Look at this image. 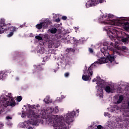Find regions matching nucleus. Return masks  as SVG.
Masks as SVG:
<instances>
[{"label": "nucleus", "mask_w": 129, "mask_h": 129, "mask_svg": "<svg viewBox=\"0 0 129 129\" xmlns=\"http://www.w3.org/2000/svg\"><path fill=\"white\" fill-rule=\"evenodd\" d=\"M106 52H103L102 54L105 56V57H101L99 60V63L100 64H103L104 63H107L108 61L110 62V63H112L113 61H114V56L111 55L109 54V51H108V54H105Z\"/></svg>", "instance_id": "nucleus-3"}, {"label": "nucleus", "mask_w": 129, "mask_h": 129, "mask_svg": "<svg viewBox=\"0 0 129 129\" xmlns=\"http://www.w3.org/2000/svg\"><path fill=\"white\" fill-rule=\"evenodd\" d=\"M4 123H0V129L3 128V126H4Z\"/></svg>", "instance_id": "nucleus-32"}, {"label": "nucleus", "mask_w": 129, "mask_h": 129, "mask_svg": "<svg viewBox=\"0 0 129 129\" xmlns=\"http://www.w3.org/2000/svg\"><path fill=\"white\" fill-rule=\"evenodd\" d=\"M52 112H53V109H52V108H47L46 109L45 113L46 114H47V115H50V114H51Z\"/></svg>", "instance_id": "nucleus-15"}, {"label": "nucleus", "mask_w": 129, "mask_h": 129, "mask_svg": "<svg viewBox=\"0 0 129 129\" xmlns=\"http://www.w3.org/2000/svg\"><path fill=\"white\" fill-rule=\"evenodd\" d=\"M3 112V110H2V108L0 107V114H1Z\"/></svg>", "instance_id": "nucleus-38"}, {"label": "nucleus", "mask_w": 129, "mask_h": 129, "mask_svg": "<svg viewBox=\"0 0 129 129\" xmlns=\"http://www.w3.org/2000/svg\"><path fill=\"white\" fill-rule=\"evenodd\" d=\"M123 100V97L122 96H120L119 99L117 100L116 103L117 104H119V103H121V101Z\"/></svg>", "instance_id": "nucleus-19"}, {"label": "nucleus", "mask_w": 129, "mask_h": 129, "mask_svg": "<svg viewBox=\"0 0 129 129\" xmlns=\"http://www.w3.org/2000/svg\"><path fill=\"white\" fill-rule=\"evenodd\" d=\"M121 41L123 43H127L129 42V35H126L125 37L121 39Z\"/></svg>", "instance_id": "nucleus-14"}, {"label": "nucleus", "mask_w": 129, "mask_h": 129, "mask_svg": "<svg viewBox=\"0 0 129 129\" xmlns=\"http://www.w3.org/2000/svg\"><path fill=\"white\" fill-rule=\"evenodd\" d=\"M12 117H10V116H7V117H6V119H12Z\"/></svg>", "instance_id": "nucleus-35"}, {"label": "nucleus", "mask_w": 129, "mask_h": 129, "mask_svg": "<svg viewBox=\"0 0 129 129\" xmlns=\"http://www.w3.org/2000/svg\"><path fill=\"white\" fill-rule=\"evenodd\" d=\"M76 114L75 111H73L72 112L68 113L66 116H64L66 123L69 125L72 122H73V118Z\"/></svg>", "instance_id": "nucleus-6"}, {"label": "nucleus", "mask_w": 129, "mask_h": 129, "mask_svg": "<svg viewBox=\"0 0 129 129\" xmlns=\"http://www.w3.org/2000/svg\"><path fill=\"white\" fill-rule=\"evenodd\" d=\"M54 72H55V73H56V72H57V71H56V70H54Z\"/></svg>", "instance_id": "nucleus-44"}, {"label": "nucleus", "mask_w": 129, "mask_h": 129, "mask_svg": "<svg viewBox=\"0 0 129 129\" xmlns=\"http://www.w3.org/2000/svg\"><path fill=\"white\" fill-rule=\"evenodd\" d=\"M59 111V110L57 108L55 109V112H58Z\"/></svg>", "instance_id": "nucleus-39"}, {"label": "nucleus", "mask_w": 129, "mask_h": 129, "mask_svg": "<svg viewBox=\"0 0 129 129\" xmlns=\"http://www.w3.org/2000/svg\"><path fill=\"white\" fill-rule=\"evenodd\" d=\"M97 127L98 129H102V126L101 125H98Z\"/></svg>", "instance_id": "nucleus-33"}, {"label": "nucleus", "mask_w": 129, "mask_h": 129, "mask_svg": "<svg viewBox=\"0 0 129 129\" xmlns=\"http://www.w3.org/2000/svg\"><path fill=\"white\" fill-rule=\"evenodd\" d=\"M101 93L99 94L100 97H103V90L102 89H101Z\"/></svg>", "instance_id": "nucleus-25"}, {"label": "nucleus", "mask_w": 129, "mask_h": 129, "mask_svg": "<svg viewBox=\"0 0 129 129\" xmlns=\"http://www.w3.org/2000/svg\"><path fill=\"white\" fill-rule=\"evenodd\" d=\"M111 26L110 25L108 26L109 29V32H108V34H109L112 38H114L117 35V30L115 29H113V28L111 27Z\"/></svg>", "instance_id": "nucleus-10"}, {"label": "nucleus", "mask_w": 129, "mask_h": 129, "mask_svg": "<svg viewBox=\"0 0 129 129\" xmlns=\"http://www.w3.org/2000/svg\"><path fill=\"white\" fill-rule=\"evenodd\" d=\"M93 66V64H92V66L88 68L87 71L88 74L85 72H84V75H83L82 78L84 81H88L90 78V76H92V75L93 74V72L92 71Z\"/></svg>", "instance_id": "nucleus-5"}, {"label": "nucleus", "mask_w": 129, "mask_h": 129, "mask_svg": "<svg viewBox=\"0 0 129 129\" xmlns=\"http://www.w3.org/2000/svg\"><path fill=\"white\" fill-rule=\"evenodd\" d=\"M89 51L90 53H93V49L91 48H89Z\"/></svg>", "instance_id": "nucleus-28"}, {"label": "nucleus", "mask_w": 129, "mask_h": 129, "mask_svg": "<svg viewBox=\"0 0 129 129\" xmlns=\"http://www.w3.org/2000/svg\"><path fill=\"white\" fill-rule=\"evenodd\" d=\"M68 50L69 51H71V50H72V48H68Z\"/></svg>", "instance_id": "nucleus-41"}, {"label": "nucleus", "mask_w": 129, "mask_h": 129, "mask_svg": "<svg viewBox=\"0 0 129 129\" xmlns=\"http://www.w3.org/2000/svg\"><path fill=\"white\" fill-rule=\"evenodd\" d=\"M76 111H77V112H78V113H79V109L77 110Z\"/></svg>", "instance_id": "nucleus-43"}, {"label": "nucleus", "mask_w": 129, "mask_h": 129, "mask_svg": "<svg viewBox=\"0 0 129 129\" xmlns=\"http://www.w3.org/2000/svg\"><path fill=\"white\" fill-rule=\"evenodd\" d=\"M22 27H23V25H21L20 28H22Z\"/></svg>", "instance_id": "nucleus-45"}, {"label": "nucleus", "mask_w": 129, "mask_h": 129, "mask_svg": "<svg viewBox=\"0 0 129 129\" xmlns=\"http://www.w3.org/2000/svg\"><path fill=\"white\" fill-rule=\"evenodd\" d=\"M114 16L112 14H108V19L107 20H105L104 21H102V24L104 25H110V26H123V28L126 31H129V23L128 22H124V19H122L120 20L117 19H110L112 18H113Z\"/></svg>", "instance_id": "nucleus-1"}, {"label": "nucleus", "mask_w": 129, "mask_h": 129, "mask_svg": "<svg viewBox=\"0 0 129 129\" xmlns=\"http://www.w3.org/2000/svg\"><path fill=\"white\" fill-rule=\"evenodd\" d=\"M42 23L43 24V28H44V29H47V28L49 27V25H51V21L49 20V19H46Z\"/></svg>", "instance_id": "nucleus-13"}, {"label": "nucleus", "mask_w": 129, "mask_h": 129, "mask_svg": "<svg viewBox=\"0 0 129 129\" xmlns=\"http://www.w3.org/2000/svg\"><path fill=\"white\" fill-rule=\"evenodd\" d=\"M11 71H2L0 72V79H3V78H5L6 76H8V74H10L11 73Z\"/></svg>", "instance_id": "nucleus-12"}, {"label": "nucleus", "mask_w": 129, "mask_h": 129, "mask_svg": "<svg viewBox=\"0 0 129 129\" xmlns=\"http://www.w3.org/2000/svg\"><path fill=\"white\" fill-rule=\"evenodd\" d=\"M105 0H89L86 3V8H90V7H95L98 4H102V3H104Z\"/></svg>", "instance_id": "nucleus-7"}, {"label": "nucleus", "mask_w": 129, "mask_h": 129, "mask_svg": "<svg viewBox=\"0 0 129 129\" xmlns=\"http://www.w3.org/2000/svg\"><path fill=\"white\" fill-rule=\"evenodd\" d=\"M50 60V57L49 56L43 57V61H49Z\"/></svg>", "instance_id": "nucleus-24"}, {"label": "nucleus", "mask_w": 129, "mask_h": 129, "mask_svg": "<svg viewBox=\"0 0 129 129\" xmlns=\"http://www.w3.org/2000/svg\"><path fill=\"white\" fill-rule=\"evenodd\" d=\"M96 81H97V79H94L93 80H92V82H96Z\"/></svg>", "instance_id": "nucleus-37"}, {"label": "nucleus", "mask_w": 129, "mask_h": 129, "mask_svg": "<svg viewBox=\"0 0 129 129\" xmlns=\"http://www.w3.org/2000/svg\"><path fill=\"white\" fill-rule=\"evenodd\" d=\"M37 107H40V105L37 104V105H34L33 106V108H34V109H36V108H37Z\"/></svg>", "instance_id": "nucleus-26"}, {"label": "nucleus", "mask_w": 129, "mask_h": 129, "mask_svg": "<svg viewBox=\"0 0 129 129\" xmlns=\"http://www.w3.org/2000/svg\"><path fill=\"white\" fill-rule=\"evenodd\" d=\"M48 31L51 34H56L57 33V29L56 28H52L51 29H49Z\"/></svg>", "instance_id": "nucleus-16"}, {"label": "nucleus", "mask_w": 129, "mask_h": 129, "mask_svg": "<svg viewBox=\"0 0 129 129\" xmlns=\"http://www.w3.org/2000/svg\"><path fill=\"white\" fill-rule=\"evenodd\" d=\"M121 49L123 50V51H126L127 50V48L125 46H122Z\"/></svg>", "instance_id": "nucleus-27"}, {"label": "nucleus", "mask_w": 129, "mask_h": 129, "mask_svg": "<svg viewBox=\"0 0 129 129\" xmlns=\"http://www.w3.org/2000/svg\"><path fill=\"white\" fill-rule=\"evenodd\" d=\"M118 54L119 55V56H121V55H122L121 53H118Z\"/></svg>", "instance_id": "nucleus-42"}, {"label": "nucleus", "mask_w": 129, "mask_h": 129, "mask_svg": "<svg viewBox=\"0 0 129 129\" xmlns=\"http://www.w3.org/2000/svg\"><path fill=\"white\" fill-rule=\"evenodd\" d=\"M20 59H21V57H17L16 58V61H17V62H20Z\"/></svg>", "instance_id": "nucleus-31"}, {"label": "nucleus", "mask_w": 129, "mask_h": 129, "mask_svg": "<svg viewBox=\"0 0 129 129\" xmlns=\"http://www.w3.org/2000/svg\"><path fill=\"white\" fill-rule=\"evenodd\" d=\"M31 123L30 122V124H31Z\"/></svg>", "instance_id": "nucleus-46"}, {"label": "nucleus", "mask_w": 129, "mask_h": 129, "mask_svg": "<svg viewBox=\"0 0 129 129\" xmlns=\"http://www.w3.org/2000/svg\"><path fill=\"white\" fill-rule=\"evenodd\" d=\"M22 98L21 96H19L17 97V100L18 102L22 101Z\"/></svg>", "instance_id": "nucleus-23"}, {"label": "nucleus", "mask_w": 129, "mask_h": 129, "mask_svg": "<svg viewBox=\"0 0 129 129\" xmlns=\"http://www.w3.org/2000/svg\"><path fill=\"white\" fill-rule=\"evenodd\" d=\"M61 19H62V20H63V21H66V20H67V17L62 16Z\"/></svg>", "instance_id": "nucleus-29"}, {"label": "nucleus", "mask_w": 129, "mask_h": 129, "mask_svg": "<svg viewBox=\"0 0 129 129\" xmlns=\"http://www.w3.org/2000/svg\"><path fill=\"white\" fill-rule=\"evenodd\" d=\"M35 39H36L37 40H39V41H42V40H43V38L39 35L36 36Z\"/></svg>", "instance_id": "nucleus-21"}, {"label": "nucleus", "mask_w": 129, "mask_h": 129, "mask_svg": "<svg viewBox=\"0 0 129 129\" xmlns=\"http://www.w3.org/2000/svg\"><path fill=\"white\" fill-rule=\"evenodd\" d=\"M28 117H30L31 120H35L36 119V114H35V112L33 110L28 111L27 113Z\"/></svg>", "instance_id": "nucleus-11"}, {"label": "nucleus", "mask_w": 129, "mask_h": 129, "mask_svg": "<svg viewBox=\"0 0 129 129\" xmlns=\"http://www.w3.org/2000/svg\"><path fill=\"white\" fill-rule=\"evenodd\" d=\"M104 47L101 49V53H105V55H108V51H113L114 49L113 47H110V46H113L112 42L106 41L103 43Z\"/></svg>", "instance_id": "nucleus-4"}, {"label": "nucleus", "mask_w": 129, "mask_h": 129, "mask_svg": "<svg viewBox=\"0 0 129 129\" xmlns=\"http://www.w3.org/2000/svg\"><path fill=\"white\" fill-rule=\"evenodd\" d=\"M107 17V15H103L102 18H106Z\"/></svg>", "instance_id": "nucleus-40"}, {"label": "nucleus", "mask_w": 129, "mask_h": 129, "mask_svg": "<svg viewBox=\"0 0 129 129\" xmlns=\"http://www.w3.org/2000/svg\"><path fill=\"white\" fill-rule=\"evenodd\" d=\"M10 100L6 101L5 104H3L5 107H8V106H11L12 107H14L16 106V101H15V99L14 98H11L10 97Z\"/></svg>", "instance_id": "nucleus-9"}, {"label": "nucleus", "mask_w": 129, "mask_h": 129, "mask_svg": "<svg viewBox=\"0 0 129 129\" xmlns=\"http://www.w3.org/2000/svg\"><path fill=\"white\" fill-rule=\"evenodd\" d=\"M69 76V73L67 72L64 74V77H68Z\"/></svg>", "instance_id": "nucleus-30"}, {"label": "nucleus", "mask_w": 129, "mask_h": 129, "mask_svg": "<svg viewBox=\"0 0 129 129\" xmlns=\"http://www.w3.org/2000/svg\"><path fill=\"white\" fill-rule=\"evenodd\" d=\"M43 27H44V24H43V22H41L39 24H37L36 25V28L37 29H38V30L42 29V28H43Z\"/></svg>", "instance_id": "nucleus-18"}, {"label": "nucleus", "mask_w": 129, "mask_h": 129, "mask_svg": "<svg viewBox=\"0 0 129 129\" xmlns=\"http://www.w3.org/2000/svg\"><path fill=\"white\" fill-rule=\"evenodd\" d=\"M53 126L55 127L54 129H67L65 122L62 121H58L56 124H53Z\"/></svg>", "instance_id": "nucleus-8"}, {"label": "nucleus", "mask_w": 129, "mask_h": 129, "mask_svg": "<svg viewBox=\"0 0 129 129\" xmlns=\"http://www.w3.org/2000/svg\"><path fill=\"white\" fill-rule=\"evenodd\" d=\"M55 22H56V23H60V18L56 19L55 20Z\"/></svg>", "instance_id": "nucleus-36"}, {"label": "nucleus", "mask_w": 129, "mask_h": 129, "mask_svg": "<svg viewBox=\"0 0 129 129\" xmlns=\"http://www.w3.org/2000/svg\"><path fill=\"white\" fill-rule=\"evenodd\" d=\"M11 24H6L5 23V19H1L0 21V34H3L4 32L8 33V31L10 32L9 34L7 35L8 38H11L14 35V32H16L18 28L14 26H10Z\"/></svg>", "instance_id": "nucleus-2"}, {"label": "nucleus", "mask_w": 129, "mask_h": 129, "mask_svg": "<svg viewBox=\"0 0 129 129\" xmlns=\"http://www.w3.org/2000/svg\"><path fill=\"white\" fill-rule=\"evenodd\" d=\"M44 101L46 104H49L50 103V98L49 97H46L44 100Z\"/></svg>", "instance_id": "nucleus-20"}, {"label": "nucleus", "mask_w": 129, "mask_h": 129, "mask_svg": "<svg viewBox=\"0 0 129 129\" xmlns=\"http://www.w3.org/2000/svg\"><path fill=\"white\" fill-rule=\"evenodd\" d=\"M37 70H38V71H41V70H43V69L42 68V66L38 65L36 67Z\"/></svg>", "instance_id": "nucleus-22"}, {"label": "nucleus", "mask_w": 129, "mask_h": 129, "mask_svg": "<svg viewBox=\"0 0 129 129\" xmlns=\"http://www.w3.org/2000/svg\"><path fill=\"white\" fill-rule=\"evenodd\" d=\"M109 114L108 113V112H105L104 113V116H108V115H109Z\"/></svg>", "instance_id": "nucleus-34"}, {"label": "nucleus", "mask_w": 129, "mask_h": 129, "mask_svg": "<svg viewBox=\"0 0 129 129\" xmlns=\"http://www.w3.org/2000/svg\"><path fill=\"white\" fill-rule=\"evenodd\" d=\"M105 91L107 93H110L111 92V88L109 86H106L105 88Z\"/></svg>", "instance_id": "nucleus-17"}]
</instances>
